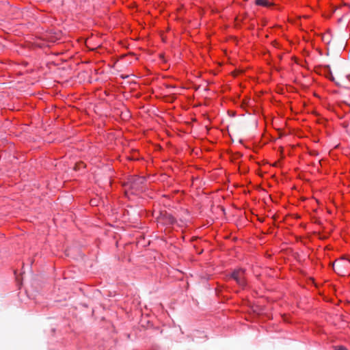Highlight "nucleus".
I'll list each match as a JSON object with an SVG mask.
<instances>
[{"instance_id":"f257e3e1","label":"nucleus","mask_w":350,"mask_h":350,"mask_svg":"<svg viewBox=\"0 0 350 350\" xmlns=\"http://www.w3.org/2000/svg\"><path fill=\"white\" fill-rule=\"evenodd\" d=\"M146 178L139 176H131L129 177L127 181L124 183V187L131 190L132 193L139 191L142 189L143 185L146 183Z\"/></svg>"},{"instance_id":"f03ea898","label":"nucleus","mask_w":350,"mask_h":350,"mask_svg":"<svg viewBox=\"0 0 350 350\" xmlns=\"http://www.w3.org/2000/svg\"><path fill=\"white\" fill-rule=\"evenodd\" d=\"M245 270L243 269H234L230 275V278L235 280L241 288H245L247 284L245 279Z\"/></svg>"},{"instance_id":"7ed1b4c3","label":"nucleus","mask_w":350,"mask_h":350,"mask_svg":"<svg viewBox=\"0 0 350 350\" xmlns=\"http://www.w3.org/2000/svg\"><path fill=\"white\" fill-rule=\"evenodd\" d=\"M161 217L166 225H174L176 222V218L166 212L161 214Z\"/></svg>"},{"instance_id":"20e7f679","label":"nucleus","mask_w":350,"mask_h":350,"mask_svg":"<svg viewBox=\"0 0 350 350\" xmlns=\"http://www.w3.org/2000/svg\"><path fill=\"white\" fill-rule=\"evenodd\" d=\"M325 68V75L327 78H328L330 81H334V77L332 75L330 66L329 65H326L324 66Z\"/></svg>"},{"instance_id":"39448f33","label":"nucleus","mask_w":350,"mask_h":350,"mask_svg":"<svg viewBox=\"0 0 350 350\" xmlns=\"http://www.w3.org/2000/svg\"><path fill=\"white\" fill-rule=\"evenodd\" d=\"M256 4L260 6L269 7L270 3L268 0H256Z\"/></svg>"},{"instance_id":"423d86ee","label":"nucleus","mask_w":350,"mask_h":350,"mask_svg":"<svg viewBox=\"0 0 350 350\" xmlns=\"http://www.w3.org/2000/svg\"><path fill=\"white\" fill-rule=\"evenodd\" d=\"M334 348L335 350H347V349L344 346H336Z\"/></svg>"},{"instance_id":"0eeeda50","label":"nucleus","mask_w":350,"mask_h":350,"mask_svg":"<svg viewBox=\"0 0 350 350\" xmlns=\"http://www.w3.org/2000/svg\"><path fill=\"white\" fill-rule=\"evenodd\" d=\"M319 154L318 152L316 150H312L310 152V155L317 156Z\"/></svg>"},{"instance_id":"6e6552de","label":"nucleus","mask_w":350,"mask_h":350,"mask_svg":"<svg viewBox=\"0 0 350 350\" xmlns=\"http://www.w3.org/2000/svg\"><path fill=\"white\" fill-rule=\"evenodd\" d=\"M332 267H333V269H334V272L338 273L337 271L334 268V263L332 264Z\"/></svg>"},{"instance_id":"1a4fd4ad","label":"nucleus","mask_w":350,"mask_h":350,"mask_svg":"<svg viewBox=\"0 0 350 350\" xmlns=\"http://www.w3.org/2000/svg\"><path fill=\"white\" fill-rule=\"evenodd\" d=\"M348 263L350 264V260L348 261Z\"/></svg>"}]
</instances>
